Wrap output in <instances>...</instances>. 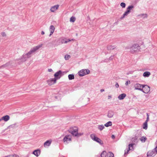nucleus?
Returning a JSON list of instances; mask_svg holds the SVG:
<instances>
[{
    "mask_svg": "<svg viewBox=\"0 0 157 157\" xmlns=\"http://www.w3.org/2000/svg\"><path fill=\"white\" fill-rule=\"evenodd\" d=\"M43 44H41L38 45L37 46L34 47L31 49V50L26 54H23L21 58L16 59L17 61L21 60L22 62H25L27 60V58H29L31 57V55L32 53L35 52L36 50H38L41 47Z\"/></svg>",
    "mask_w": 157,
    "mask_h": 157,
    "instance_id": "f257e3e1",
    "label": "nucleus"
},
{
    "mask_svg": "<svg viewBox=\"0 0 157 157\" xmlns=\"http://www.w3.org/2000/svg\"><path fill=\"white\" fill-rule=\"evenodd\" d=\"M78 128L77 127H74L70 128L68 130V131L71 134L75 136H77L78 134Z\"/></svg>",
    "mask_w": 157,
    "mask_h": 157,
    "instance_id": "f03ea898",
    "label": "nucleus"
},
{
    "mask_svg": "<svg viewBox=\"0 0 157 157\" xmlns=\"http://www.w3.org/2000/svg\"><path fill=\"white\" fill-rule=\"evenodd\" d=\"M140 49V47L138 44H135L130 47V52L132 53H133L139 51Z\"/></svg>",
    "mask_w": 157,
    "mask_h": 157,
    "instance_id": "7ed1b4c3",
    "label": "nucleus"
},
{
    "mask_svg": "<svg viewBox=\"0 0 157 157\" xmlns=\"http://www.w3.org/2000/svg\"><path fill=\"white\" fill-rule=\"evenodd\" d=\"M90 137L93 140L98 143L100 144L101 145L103 144V143L101 140L96 136L94 134H91L90 135Z\"/></svg>",
    "mask_w": 157,
    "mask_h": 157,
    "instance_id": "20e7f679",
    "label": "nucleus"
},
{
    "mask_svg": "<svg viewBox=\"0 0 157 157\" xmlns=\"http://www.w3.org/2000/svg\"><path fill=\"white\" fill-rule=\"evenodd\" d=\"M90 73V71L88 69H83L78 72V74L80 76L82 77L89 74Z\"/></svg>",
    "mask_w": 157,
    "mask_h": 157,
    "instance_id": "39448f33",
    "label": "nucleus"
},
{
    "mask_svg": "<svg viewBox=\"0 0 157 157\" xmlns=\"http://www.w3.org/2000/svg\"><path fill=\"white\" fill-rule=\"evenodd\" d=\"M64 72L61 70H59L56 72L54 75L55 80L59 79L63 75Z\"/></svg>",
    "mask_w": 157,
    "mask_h": 157,
    "instance_id": "423d86ee",
    "label": "nucleus"
},
{
    "mask_svg": "<svg viewBox=\"0 0 157 157\" xmlns=\"http://www.w3.org/2000/svg\"><path fill=\"white\" fill-rule=\"evenodd\" d=\"M134 8V6L133 5H131L128 6L127 8L126 11L124 13L123 17H124L128 14L131 12V11L133 10Z\"/></svg>",
    "mask_w": 157,
    "mask_h": 157,
    "instance_id": "0eeeda50",
    "label": "nucleus"
},
{
    "mask_svg": "<svg viewBox=\"0 0 157 157\" xmlns=\"http://www.w3.org/2000/svg\"><path fill=\"white\" fill-rule=\"evenodd\" d=\"M143 92L145 94H147L150 91V87L149 86L147 85H143Z\"/></svg>",
    "mask_w": 157,
    "mask_h": 157,
    "instance_id": "6e6552de",
    "label": "nucleus"
},
{
    "mask_svg": "<svg viewBox=\"0 0 157 157\" xmlns=\"http://www.w3.org/2000/svg\"><path fill=\"white\" fill-rule=\"evenodd\" d=\"M59 5H55L52 6L50 9V11L52 13H55L59 8Z\"/></svg>",
    "mask_w": 157,
    "mask_h": 157,
    "instance_id": "1a4fd4ad",
    "label": "nucleus"
},
{
    "mask_svg": "<svg viewBox=\"0 0 157 157\" xmlns=\"http://www.w3.org/2000/svg\"><path fill=\"white\" fill-rule=\"evenodd\" d=\"M71 135H66L63 139V141L64 143L67 144L68 141H70L71 140Z\"/></svg>",
    "mask_w": 157,
    "mask_h": 157,
    "instance_id": "9d476101",
    "label": "nucleus"
},
{
    "mask_svg": "<svg viewBox=\"0 0 157 157\" xmlns=\"http://www.w3.org/2000/svg\"><path fill=\"white\" fill-rule=\"evenodd\" d=\"M47 83L49 85H52L55 83L56 80H55V78H51L47 81Z\"/></svg>",
    "mask_w": 157,
    "mask_h": 157,
    "instance_id": "9b49d317",
    "label": "nucleus"
},
{
    "mask_svg": "<svg viewBox=\"0 0 157 157\" xmlns=\"http://www.w3.org/2000/svg\"><path fill=\"white\" fill-rule=\"evenodd\" d=\"M135 89L136 90H138L141 91H143V85L139 83H137L135 85Z\"/></svg>",
    "mask_w": 157,
    "mask_h": 157,
    "instance_id": "f8f14e48",
    "label": "nucleus"
},
{
    "mask_svg": "<svg viewBox=\"0 0 157 157\" xmlns=\"http://www.w3.org/2000/svg\"><path fill=\"white\" fill-rule=\"evenodd\" d=\"M133 144H129L128 145V149H127V151H126V150H125L124 151V156H126V154H128V152L130 150H132V149H130V147H132V150H134V149L133 148Z\"/></svg>",
    "mask_w": 157,
    "mask_h": 157,
    "instance_id": "ddd939ff",
    "label": "nucleus"
},
{
    "mask_svg": "<svg viewBox=\"0 0 157 157\" xmlns=\"http://www.w3.org/2000/svg\"><path fill=\"white\" fill-rule=\"evenodd\" d=\"M138 137L136 136H135V137L132 138L131 140L132 143L130 144H133V145L135 144V143H137L138 142Z\"/></svg>",
    "mask_w": 157,
    "mask_h": 157,
    "instance_id": "4468645a",
    "label": "nucleus"
},
{
    "mask_svg": "<svg viewBox=\"0 0 157 157\" xmlns=\"http://www.w3.org/2000/svg\"><path fill=\"white\" fill-rule=\"evenodd\" d=\"M10 119V117L9 115H6L2 117L0 119V121L2 120H4L6 122L8 121Z\"/></svg>",
    "mask_w": 157,
    "mask_h": 157,
    "instance_id": "2eb2a0df",
    "label": "nucleus"
},
{
    "mask_svg": "<svg viewBox=\"0 0 157 157\" xmlns=\"http://www.w3.org/2000/svg\"><path fill=\"white\" fill-rule=\"evenodd\" d=\"M155 155V154L153 151H149L147 153V157H154Z\"/></svg>",
    "mask_w": 157,
    "mask_h": 157,
    "instance_id": "dca6fc26",
    "label": "nucleus"
},
{
    "mask_svg": "<svg viewBox=\"0 0 157 157\" xmlns=\"http://www.w3.org/2000/svg\"><path fill=\"white\" fill-rule=\"evenodd\" d=\"M114 115V112L112 110H109L108 112L107 116L109 118H112Z\"/></svg>",
    "mask_w": 157,
    "mask_h": 157,
    "instance_id": "f3484780",
    "label": "nucleus"
},
{
    "mask_svg": "<svg viewBox=\"0 0 157 157\" xmlns=\"http://www.w3.org/2000/svg\"><path fill=\"white\" fill-rule=\"evenodd\" d=\"M33 154L36 156H38L40 153V151L39 149L34 150L33 152Z\"/></svg>",
    "mask_w": 157,
    "mask_h": 157,
    "instance_id": "a211bd4d",
    "label": "nucleus"
},
{
    "mask_svg": "<svg viewBox=\"0 0 157 157\" xmlns=\"http://www.w3.org/2000/svg\"><path fill=\"white\" fill-rule=\"evenodd\" d=\"M55 28L53 25H51L50 27V33L49 35V36H50L54 32Z\"/></svg>",
    "mask_w": 157,
    "mask_h": 157,
    "instance_id": "6ab92c4d",
    "label": "nucleus"
},
{
    "mask_svg": "<svg viewBox=\"0 0 157 157\" xmlns=\"http://www.w3.org/2000/svg\"><path fill=\"white\" fill-rule=\"evenodd\" d=\"M116 47L115 45H108L107 46V48L108 50H112L115 49Z\"/></svg>",
    "mask_w": 157,
    "mask_h": 157,
    "instance_id": "aec40b11",
    "label": "nucleus"
},
{
    "mask_svg": "<svg viewBox=\"0 0 157 157\" xmlns=\"http://www.w3.org/2000/svg\"><path fill=\"white\" fill-rule=\"evenodd\" d=\"M126 95L124 93L122 94L119 95L118 97V99L120 100H123L126 97Z\"/></svg>",
    "mask_w": 157,
    "mask_h": 157,
    "instance_id": "412c9836",
    "label": "nucleus"
},
{
    "mask_svg": "<svg viewBox=\"0 0 157 157\" xmlns=\"http://www.w3.org/2000/svg\"><path fill=\"white\" fill-rule=\"evenodd\" d=\"M71 41V40L64 38L61 39V42L62 44L67 43L68 42Z\"/></svg>",
    "mask_w": 157,
    "mask_h": 157,
    "instance_id": "4be33fe9",
    "label": "nucleus"
},
{
    "mask_svg": "<svg viewBox=\"0 0 157 157\" xmlns=\"http://www.w3.org/2000/svg\"><path fill=\"white\" fill-rule=\"evenodd\" d=\"M10 65V62L7 63L6 64H3L0 67V69L2 68L3 67L6 68L8 67Z\"/></svg>",
    "mask_w": 157,
    "mask_h": 157,
    "instance_id": "5701e85b",
    "label": "nucleus"
},
{
    "mask_svg": "<svg viewBox=\"0 0 157 157\" xmlns=\"http://www.w3.org/2000/svg\"><path fill=\"white\" fill-rule=\"evenodd\" d=\"M151 75V73L148 71H146L144 73L143 76L145 77H148Z\"/></svg>",
    "mask_w": 157,
    "mask_h": 157,
    "instance_id": "b1692460",
    "label": "nucleus"
},
{
    "mask_svg": "<svg viewBox=\"0 0 157 157\" xmlns=\"http://www.w3.org/2000/svg\"><path fill=\"white\" fill-rule=\"evenodd\" d=\"M51 143V141H50L49 140H48L46 141L44 143V146L45 147L48 146H49L50 145V144Z\"/></svg>",
    "mask_w": 157,
    "mask_h": 157,
    "instance_id": "393cba45",
    "label": "nucleus"
},
{
    "mask_svg": "<svg viewBox=\"0 0 157 157\" xmlns=\"http://www.w3.org/2000/svg\"><path fill=\"white\" fill-rule=\"evenodd\" d=\"M68 77L69 80H72L74 79L75 76L73 74H69L68 75Z\"/></svg>",
    "mask_w": 157,
    "mask_h": 157,
    "instance_id": "a878e982",
    "label": "nucleus"
},
{
    "mask_svg": "<svg viewBox=\"0 0 157 157\" xmlns=\"http://www.w3.org/2000/svg\"><path fill=\"white\" fill-rule=\"evenodd\" d=\"M147 139L146 137L142 136L140 139L142 143L145 142Z\"/></svg>",
    "mask_w": 157,
    "mask_h": 157,
    "instance_id": "bb28decb",
    "label": "nucleus"
},
{
    "mask_svg": "<svg viewBox=\"0 0 157 157\" xmlns=\"http://www.w3.org/2000/svg\"><path fill=\"white\" fill-rule=\"evenodd\" d=\"M112 125V122L111 121H109L107 123L105 124L104 125L106 127H108L110 126H111Z\"/></svg>",
    "mask_w": 157,
    "mask_h": 157,
    "instance_id": "cd10ccee",
    "label": "nucleus"
},
{
    "mask_svg": "<svg viewBox=\"0 0 157 157\" xmlns=\"http://www.w3.org/2000/svg\"><path fill=\"white\" fill-rule=\"evenodd\" d=\"M143 128L146 130L147 128V123L145 122L143 124Z\"/></svg>",
    "mask_w": 157,
    "mask_h": 157,
    "instance_id": "c85d7f7f",
    "label": "nucleus"
},
{
    "mask_svg": "<svg viewBox=\"0 0 157 157\" xmlns=\"http://www.w3.org/2000/svg\"><path fill=\"white\" fill-rule=\"evenodd\" d=\"M107 154L106 152L104 151L101 154V157H106Z\"/></svg>",
    "mask_w": 157,
    "mask_h": 157,
    "instance_id": "c756f323",
    "label": "nucleus"
},
{
    "mask_svg": "<svg viewBox=\"0 0 157 157\" xmlns=\"http://www.w3.org/2000/svg\"><path fill=\"white\" fill-rule=\"evenodd\" d=\"M104 128H105V127L103 125H98V128L100 131H102Z\"/></svg>",
    "mask_w": 157,
    "mask_h": 157,
    "instance_id": "7c9ffc66",
    "label": "nucleus"
},
{
    "mask_svg": "<svg viewBox=\"0 0 157 157\" xmlns=\"http://www.w3.org/2000/svg\"><path fill=\"white\" fill-rule=\"evenodd\" d=\"M71 56L67 54H66L64 58L66 60H68L70 58Z\"/></svg>",
    "mask_w": 157,
    "mask_h": 157,
    "instance_id": "2f4dec72",
    "label": "nucleus"
},
{
    "mask_svg": "<svg viewBox=\"0 0 157 157\" xmlns=\"http://www.w3.org/2000/svg\"><path fill=\"white\" fill-rule=\"evenodd\" d=\"M121 6L123 8H124L125 7L126 4L124 2H122L120 4Z\"/></svg>",
    "mask_w": 157,
    "mask_h": 157,
    "instance_id": "473e14b6",
    "label": "nucleus"
},
{
    "mask_svg": "<svg viewBox=\"0 0 157 157\" xmlns=\"http://www.w3.org/2000/svg\"><path fill=\"white\" fill-rule=\"evenodd\" d=\"M140 16L143 18H145L147 17V14H143L141 15Z\"/></svg>",
    "mask_w": 157,
    "mask_h": 157,
    "instance_id": "72a5a7b5",
    "label": "nucleus"
},
{
    "mask_svg": "<svg viewBox=\"0 0 157 157\" xmlns=\"http://www.w3.org/2000/svg\"><path fill=\"white\" fill-rule=\"evenodd\" d=\"M114 56V55H113V56H111L110 57L109 59H108V60H113V57Z\"/></svg>",
    "mask_w": 157,
    "mask_h": 157,
    "instance_id": "f704fd0d",
    "label": "nucleus"
},
{
    "mask_svg": "<svg viewBox=\"0 0 157 157\" xmlns=\"http://www.w3.org/2000/svg\"><path fill=\"white\" fill-rule=\"evenodd\" d=\"M5 157H18L16 155H8Z\"/></svg>",
    "mask_w": 157,
    "mask_h": 157,
    "instance_id": "c9c22d12",
    "label": "nucleus"
},
{
    "mask_svg": "<svg viewBox=\"0 0 157 157\" xmlns=\"http://www.w3.org/2000/svg\"><path fill=\"white\" fill-rule=\"evenodd\" d=\"M110 155L109 157H113L114 154L112 152H109Z\"/></svg>",
    "mask_w": 157,
    "mask_h": 157,
    "instance_id": "e433bc0d",
    "label": "nucleus"
},
{
    "mask_svg": "<svg viewBox=\"0 0 157 157\" xmlns=\"http://www.w3.org/2000/svg\"><path fill=\"white\" fill-rule=\"evenodd\" d=\"M1 35H2V36L3 37L6 36V34L5 33V32H2L1 33Z\"/></svg>",
    "mask_w": 157,
    "mask_h": 157,
    "instance_id": "4c0bfd02",
    "label": "nucleus"
},
{
    "mask_svg": "<svg viewBox=\"0 0 157 157\" xmlns=\"http://www.w3.org/2000/svg\"><path fill=\"white\" fill-rule=\"evenodd\" d=\"M153 150L156 152V153H157V146H156L155 147L154 149Z\"/></svg>",
    "mask_w": 157,
    "mask_h": 157,
    "instance_id": "58836bf2",
    "label": "nucleus"
},
{
    "mask_svg": "<svg viewBox=\"0 0 157 157\" xmlns=\"http://www.w3.org/2000/svg\"><path fill=\"white\" fill-rule=\"evenodd\" d=\"M16 124H12V125H10V126H9V127H14L15 125Z\"/></svg>",
    "mask_w": 157,
    "mask_h": 157,
    "instance_id": "ea45409f",
    "label": "nucleus"
},
{
    "mask_svg": "<svg viewBox=\"0 0 157 157\" xmlns=\"http://www.w3.org/2000/svg\"><path fill=\"white\" fill-rule=\"evenodd\" d=\"M76 18L74 16H72L70 19V20H75Z\"/></svg>",
    "mask_w": 157,
    "mask_h": 157,
    "instance_id": "a19ab883",
    "label": "nucleus"
},
{
    "mask_svg": "<svg viewBox=\"0 0 157 157\" xmlns=\"http://www.w3.org/2000/svg\"><path fill=\"white\" fill-rule=\"evenodd\" d=\"M115 86L116 88H118L119 86V85L118 83L117 82L115 85Z\"/></svg>",
    "mask_w": 157,
    "mask_h": 157,
    "instance_id": "79ce46f5",
    "label": "nucleus"
},
{
    "mask_svg": "<svg viewBox=\"0 0 157 157\" xmlns=\"http://www.w3.org/2000/svg\"><path fill=\"white\" fill-rule=\"evenodd\" d=\"M149 117H147L146 120L145 121V122L147 123V122L149 121Z\"/></svg>",
    "mask_w": 157,
    "mask_h": 157,
    "instance_id": "37998d69",
    "label": "nucleus"
},
{
    "mask_svg": "<svg viewBox=\"0 0 157 157\" xmlns=\"http://www.w3.org/2000/svg\"><path fill=\"white\" fill-rule=\"evenodd\" d=\"M82 135H83V133H78V134L77 136H81Z\"/></svg>",
    "mask_w": 157,
    "mask_h": 157,
    "instance_id": "c03bdc74",
    "label": "nucleus"
},
{
    "mask_svg": "<svg viewBox=\"0 0 157 157\" xmlns=\"http://www.w3.org/2000/svg\"><path fill=\"white\" fill-rule=\"evenodd\" d=\"M111 137L113 139H114L115 138V136L114 135H112Z\"/></svg>",
    "mask_w": 157,
    "mask_h": 157,
    "instance_id": "a18cd8bd",
    "label": "nucleus"
},
{
    "mask_svg": "<svg viewBox=\"0 0 157 157\" xmlns=\"http://www.w3.org/2000/svg\"><path fill=\"white\" fill-rule=\"evenodd\" d=\"M48 71L50 72L52 71V69H48Z\"/></svg>",
    "mask_w": 157,
    "mask_h": 157,
    "instance_id": "49530a36",
    "label": "nucleus"
},
{
    "mask_svg": "<svg viewBox=\"0 0 157 157\" xmlns=\"http://www.w3.org/2000/svg\"><path fill=\"white\" fill-rule=\"evenodd\" d=\"M111 98H112V96L111 95H109L108 96V99H110Z\"/></svg>",
    "mask_w": 157,
    "mask_h": 157,
    "instance_id": "de8ad7c7",
    "label": "nucleus"
},
{
    "mask_svg": "<svg viewBox=\"0 0 157 157\" xmlns=\"http://www.w3.org/2000/svg\"><path fill=\"white\" fill-rule=\"evenodd\" d=\"M104 90H104V89H101V90H100V92H103L104 91Z\"/></svg>",
    "mask_w": 157,
    "mask_h": 157,
    "instance_id": "09e8293b",
    "label": "nucleus"
},
{
    "mask_svg": "<svg viewBox=\"0 0 157 157\" xmlns=\"http://www.w3.org/2000/svg\"><path fill=\"white\" fill-rule=\"evenodd\" d=\"M70 21L71 22L73 23L75 21V20H70Z\"/></svg>",
    "mask_w": 157,
    "mask_h": 157,
    "instance_id": "8fccbe9b",
    "label": "nucleus"
},
{
    "mask_svg": "<svg viewBox=\"0 0 157 157\" xmlns=\"http://www.w3.org/2000/svg\"><path fill=\"white\" fill-rule=\"evenodd\" d=\"M44 32L43 31H42L41 32V34L42 35H44Z\"/></svg>",
    "mask_w": 157,
    "mask_h": 157,
    "instance_id": "3c124183",
    "label": "nucleus"
},
{
    "mask_svg": "<svg viewBox=\"0 0 157 157\" xmlns=\"http://www.w3.org/2000/svg\"><path fill=\"white\" fill-rule=\"evenodd\" d=\"M128 81H127L125 83V84L126 85H128Z\"/></svg>",
    "mask_w": 157,
    "mask_h": 157,
    "instance_id": "603ef678",
    "label": "nucleus"
},
{
    "mask_svg": "<svg viewBox=\"0 0 157 157\" xmlns=\"http://www.w3.org/2000/svg\"><path fill=\"white\" fill-rule=\"evenodd\" d=\"M146 115H147V117H149V115L148 113H147Z\"/></svg>",
    "mask_w": 157,
    "mask_h": 157,
    "instance_id": "864d4df0",
    "label": "nucleus"
},
{
    "mask_svg": "<svg viewBox=\"0 0 157 157\" xmlns=\"http://www.w3.org/2000/svg\"><path fill=\"white\" fill-rule=\"evenodd\" d=\"M117 23H118V21L116 22H115L114 23V25H117Z\"/></svg>",
    "mask_w": 157,
    "mask_h": 157,
    "instance_id": "5fc2aeb1",
    "label": "nucleus"
},
{
    "mask_svg": "<svg viewBox=\"0 0 157 157\" xmlns=\"http://www.w3.org/2000/svg\"><path fill=\"white\" fill-rule=\"evenodd\" d=\"M155 145H156V146H157V140L156 141L155 143Z\"/></svg>",
    "mask_w": 157,
    "mask_h": 157,
    "instance_id": "6e6d98bb",
    "label": "nucleus"
},
{
    "mask_svg": "<svg viewBox=\"0 0 157 157\" xmlns=\"http://www.w3.org/2000/svg\"><path fill=\"white\" fill-rule=\"evenodd\" d=\"M136 97V96H134L133 98H135Z\"/></svg>",
    "mask_w": 157,
    "mask_h": 157,
    "instance_id": "4d7b16f0",
    "label": "nucleus"
},
{
    "mask_svg": "<svg viewBox=\"0 0 157 157\" xmlns=\"http://www.w3.org/2000/svg\"><path fill=\"white\" fill-rule=\"evenodd\" d=\"M129 73H127V75H129Z\"/></svg>",
    "mask_w": 157,
    "mask_h": 157,
    "instance_id": "13d9d810",
    "label": "nucleus"
},
{
    "mask_svg": "<svg viewBox=\"0 0 157 157\" xmlns=\"http://www.w3.org/2000/svg\"><path fill=\"white\" fill-rule=\"evenodd\" d=\"M55 98H57V97L56 96L55 97Z\"/></svg>",
    "mask_w": 157,
    "mask_h": 157,
    "instance_id": "bf43d9fd",
    "label": "nucleus"
},
{
    "mask_svg": "<svg viewBox=\"0 0 157 157\" xmlns=\"http://www.w3.org/2000/svg\"><path fill=\"white\" fill-rule=\"evenodd\" d=\"M71 40H73V39H71Z\"/></svg>",
    "mask_w": 157,
    "mask_h": 157,
    "instance_id": "052dcab7",
    "label": "nucleus"
}]
</instances>
